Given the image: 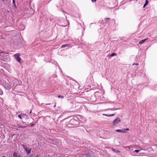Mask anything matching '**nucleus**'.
Wrapping results in <instances>:
<instances>
[{
  "mask_svg": "<svg viewBox=\"0 0 157 157\" xmlns=\"http://www.w3.org/2000/svg\"><path fill=\"white\" fill-rule=\"evenodd\" d=\"M3 86L7 90L10 89L11 87V85L8 83H4Z\"/></svg>",
  "mask_w": 157,
  "mask_h": 157,
  "instance_id": "f257e3e1",
  "label": "nucleus"
},
{
  "mask_svg": "<svg viewBox=\"0 0 157 157\" xmlns=\"http://www.w3.org/2000/svg\"><path fill=\"white\" fill-rule=\"evenodd\" d=\"M18 117L21 119H22L23 118H25L26 117V119H28L27 118V116L25 113H21L20 114L18 115Z\"/></svg>",
  "mask_w": 157,
  "mask_h": 157,
  "instance_id": "f03ea898",
  "label": "nucleus"
},
{
  "mask_svg": "<svg viewBox=\"0 0 157 157\" xmlns=\"http://www.w3.org/2000/svg\"><path fill=\"white\" fill-rule=\"evenodd\" d=\"M121 122V120L119 118H116L113 121V125H115Z\"/></svg>",
  "mask_w": 157,
  "mask_h": 157,
  "instance_id": "7ed1b4c3",
  "label": "nucleus"
},
{
  "mask_svg": "<svg viewBox=\"0 0 157 157\" xmlns=\"http://www.w3.org/2000/svg\"><path fill=\"white\" fill-rule=\"evenodd\" d=\"M91 151L90 150H85L83 152V154L84 155H86L87 157H88L90 153V152Z\"/></svg>",
  "mask_w": 157,
  "mask_h": 157,
  "instance_id": "20e7f679",
  "label": "nucleus"
},
{
  "mask_svg": "<svg viewBox=\"0 0 157 157\" xmlns=\"http://www.w3.org/2000/svg\"><path fill=\"white\" fill-rule=\"evenodd\" d=\"M24 149L25 150L27 154L29 155L31 153L32 149L30 148L28 150V148L27 147H24Z\"/></svg>",
  "mask_w": 157,
  "mask_h": 157,
  "instance_id": "39448f33",
  "label": "nucleus"
},
{
  "mask_svg": "<svg viewBox=\"0 0 157 157\" xmlns=\"http://www.w3.org/2000/svg\"><path fill=\"white\" fill-rule=\"evenodd\" d=\"M90 152V153L88 157H96L95 155L93 152L91 151Z\"/></svg>",
  "mask_w": 157,
  "mask_h": 157,
  "instance_id": "423d86ee",
  "label": "nucleus"
},
{
  "mask_svg": "<svg viewBox=\"0 0 157 157\" xmlns=\"http://www.w3.org/2000/svg\"><path fill=\"white\" fill-rule=\"evenodd\" d=\"M147 40H148V38H146L145 39L142 40L140 41L139 42V44H142L143 43H144Z\"/></svg>",
  "mask_w": 157,
  "mask_h": 157,
  "instance_id": "0eeeda50",
  "label": "nucleus"
},
{
  "mask_svg": "<svg viewBox=\"0 0 157 157\" xmlns=\"http://www.w3.org/2000/svg\"><path fill=\"white\" fill-rule=\"evenodd\" d=\"M116 131L118 132H125L126 131H124V130H123V129H117L116 130Z\"/></svg>",
  "mask_w": 157,
  "mask_h": 157,
  "instance_id": "6e6552de",
  "label": "nucleus"
},
{
  "mask_svg": "<svg viewBox=\"0 0 157 157\" xmlns=\"http://www.w3.org/2000/svg\"><path fill=\"white\" fill-rule=\"evenodd\" d=\"M70 45V44H65L61 46V48H64L66 47H69Z\"/></svg>",
  "mask_w": 157,
  "mask_h": 157,
  "instance_id": "1a4fd4ad",
  "label": "nucleus"
},
{
  "mask_svg": "<svg viewBox=\"0 0 157 157\" xmlns=\"http://www.w3.org/2000/svg\"><path fill=\"white\" fill-rule=\"evenodd\" d=\"M20 56V54L19 53H17L15 54L14 55V57L16 59L18 57H19V56Z\"/></svg>",
  "mask_w": 157,
  "mask_h": 157,
  "instance_id": "9d476101",
  "label": "nucleus"
},
{
  "mask_svg": "<svg viewBox=\"0 0 157 157\" xmlns=\"http://www.w3.org/2000/svg\"><path fill=\"white\" fill-rule=\"evenodd\" d=\"M148 0H146L145 2L144 5V6H143L144 8L147 5V4L148 3Z\"/></svg>",
  "mask_w": 157,
  "mask_h": 157,
  "instance_id": "9b49d317",
  "label": "nucleus"
},
{
  "mask_svg": "<svg viewBox=\"0 0 157 157\" xmlns=\"http://www.w3.org/2000/svg\"><path fill=\"white\" fill-rule=\"evenodd\" d=\"M117 56V53H113L111 54L109 56L110 57H113V56Z\"/></svg>",
  "mask_w": 157,
  "mask_h": 157,
  "instance_id": "f8f14e48",
  "label": "nucleus"
},
{
  "mask_svg": "<svg viewBox=\"0 0 157 157\" xmlns=\"http://www.w3.org/2000/svg\"><path fill=\"white\" fill-rule=\"evenodd\" d=\"M21 60V59L20 57H18L16 59V60L20 63H21V62H20Z\"/></svg>",
  "mask_w": 157,
  "mask_h": 157,
  "instance_id": "ddd939ff",
  "label": "nucleus"
},
{
  "mask_svg": "<svg viewBox=\"0 0 157 157\" xmlns=\"http://www.w3.org/2000/svg\"><path fill=\"white\" fill-rule=\"evenodd\" d=\"M14 157H17L18 155V153L17 152H14L13 154Z\"/></svg>",
  "mask_w": 157,
  "mask_h": 157,
  "instance_id": "4468645a",
  "label": "nucleus"
},
{
  "mask_svg": "<svg viewBox=\"0 0 157 157\" xmlns=\"http://www.w3.org/2000/svg\"><path fill=\"white\" fill-rule=\"evenodd\" d=\"M112 150L113 151H115L116 153H119L120 152V151L119 150H117L115 149H114L113 148L112 149Z\"/></svg>",
  "mask_w": 157,
  "mask_h": 157,
  "instance_id": "2eb2a0df",
  "label": "nucleus"
},
{
  "mask_svg": "<svg viewBox=\"0 0 157 157\" xmlns=\"http://www.w3.org/2000/svg\"><path fill=\"white\" fill-rule=\"evenodd\" d=\"M17 127L18 128H24L26 127V126H22L20 125L19 124H18L17 125Z\"/></svg>",
  "mask_w": 157,
  "mask_h": 157,
  "instance_id": "dca6fc26",
  "label": "nucleus"
},
{
  "mask_svg": "<svg viewBox=\"0 0 157 157\" xmlns=\"http://www.w3.org/2000/svg\"><path fill=\"white\" fill-rule=\"evenodd\" d=\"M58 97L59 98H64V96L62 95H59L58 96Z\"/></svg>",
  "mask_w": 157,
  "mask_h": 157,
  "instance_id": "f3484780",
  "label": "nucleus"
},
{
  "mask_svg": "<svg viewBox=\"0 0 157 157\" xmlns=\"http://www.w3.org/2000/svg\"><path fill=\"white\" fill-rule=\"evenodd\" d=\"M3 94V91L2 90H1V89H0V95H2Z\"/></svg>",
  "mask_w": 157,
  "mask_h": 157,
  "instance_id": "a211bd4d",
  "label": "nucleus"
},
{
  "mask_svg": "<svg viewBox=\"0 0 157 157\" xmlns=\"http://www.w3.org/2000/svg\"><path fill=\"white\" fill-rule=\"evenodd\" d=\"M140 151V150H135L134 152L136 153H138Z\"/></svg>",
  "mask_w": 157,
  "mask_h": 157,
  "instance_id": "6ab92c4d",
  "label": "nucleus"
},
{
  "mask_svg": "<svg viewBox=\"0 0 157 157\" xmlns=\"http://www.w3.org/2000/svg\"><path fill=\"white\" fill-rule=\"evenodd\" d=\"M105 19L106 20V22H107V21L109 20L110 19V18L108 17V18H105Z\"/></svg>",
  "mask_w": 157,
  "mask_h": 157,
  "instance_id": "aec40b11",
  "label": "nucleus"
},
{
  "mask_svg": "<svg viewBox=\"0 0 157 157\" xmlns=\"http://www.w3.org/2000/svg\"><path fill=\"white\" fill-rule=\"evenodd\" d=\"M13 5H14V6L15 7V8H17V6H16V5L15 4V1H14V2H13Z\"/></svg>",
  "mask_w": 157,
  "mask_h": 157,
  "instance_id": "412c9836",
  "label": "nucleus"
},
{
  "mask_svg": "<svg viewBox=\"0 0 157 157\" xmlns=\"http://www.w3.org/2000/svg\"><path fill=\"white\" fill-rule=\"evenodd\" d=\"M103 115L107 117H110V115H107V114H103Z\"/></svg>",
  "mask_w": 157,
  "mask_h": 157,
  "instance_id": "4be33fe9",
  "label": "nucleus"
},
{
  "mask_svg": "<svg viewBox=\"0 0 157 157\" xmlns=\"http://www.w3.org/2000/svg\"><path fill=\"white\" fill-rule=\"evenodd\" d=\"M14 81L15 82H17L18 81L17 79H15V78H14Z\"/></svg>",
  "mask_w": 157,
  "mask_h": 157,
  "instance_id": "5701e85b",
  "label": "nucleus"
},
{
  "mask_svg": "<svg viewBox=\"0 0 157 157\" xmlns=\"http://www.w3.org/2000/svg\"><path fill=\"white\" fill-rule=\"evenodd\" d=\"M123 130H124V131H128L129 130V129L128 128H126L125 129H123Z\"/></svg>",
  "mask_w": 157,
  "mask_h": 157,
  "instance_id": "b1692460",
  "label": "nucleus"
},
{
  "mask_svg": "<svg viewBox=\"0 0 157 157\" xmlns=\"http://www.w3.org/2000/svg\"><path fill=\"white\" fill-rule=\"evenodd\" d=\"M30 126L31 127H33L34 125V124H30Z\"/></svg>",
  "mask_w": 157,
  "mask_h": 157,
  "instance_id": "393cba45",
  "label": "nucleus"
},
{
  "mask_svg": "<svg viewBox=\"0 0 157 157\" xmlns=\"http://www.w3.org/2000/svg\"><path fill=\"white\" fill-rule=\"evenodd\" d=\"M114 115H115V114H113L111 115H110V117H111V116H114Z\"/></svg>",
  "mask_w": 157,
  "mask_h": 157,
  "instance_id": "a878e982",
  "label": "nucleus"
},
{
  "mask_svg": "<svg viewBox=\"0 0 157 157\" xmlns=\"http://www.w3.org/2000/svg\"><path fill=\"white\" fill-rule=\"evenodd\" d=\"M91 0L92 2H96V0Z\"/></svg>",
  "mask_w": 157,
  "mask_h": 157,
  "instance_id": "bb28decb",
  "label": "nucleus"
},
{
  "mask_svg": "<svg viewBox=\"0 0 157 157\" xmlns=\"http://www.w3.org/2000/svg\"><path fill=\"white\" fill-rule=\"evenodd\" d=\"M126 148H128V149H130V147H129V146H127V147H126Z\"/></svg>",
  "mask_w": 157,
  "mask_h": 157,
  "instance_id": "cd10ccee",
  "label": "nucleus"
},
{
  "mask_svg": "<svg viewBox=\"0 0 157 157\" xmlns=\"http://www.w3.org/2000/svg\"><path fill=\"white\" fill-rule=\"evenodd\" d=\"M33 156V155L32 154H31V155H29V156H30V157H32Z\"/></svg>",
  "mask_w": 157,
  "mask_h": 157,
  "instance_id": "c85d7f7f",
  "label": "nucleus"
},
{
  "mask_svg": "<svg viewBox=\"0 0 157 157\" xmlns=\"http://www.w3.org/2000/svg\"><path fill=\"white\" fill-rule=\"evenodd\" d=\"M17 157H21L20 155H18Z\"/></svg>",
  "mask_w": 157,
  "mask_h": 157,
  "instance_id": "c756f323",
  "label": "nucleus"
},
{
  "mask_svg": "<svg viewBox=\"0 0 157 157\" xmlns=\"http://www.w3.org/2000/svg\"><path fill=\"white\" fill-rule=\"evenodd\" d=\"M32 113V110H30V112H29V114H30V113Z\"/></svg>",
  "mask_w": 157,
  "mask_h": 157,
  "instance_id": "7c9ffc66",
  "label": "nucleus"
},
{
  "mask_svg": "<svg viewBox=\"0 0 157 157\" xmlns=\"http://www.w3.org/2000/svg\"><path fill=\"white\" fill-rule=\"evenodd\" d=\"M3 52H2L0 50V53H3Z\"/></svg>",
  "mask_w": 157,
  "mask_h": 157,
  "instance_id": "2f4dec72",
  "label": "nucleus"
},
{
  "mask_svg": "<svg viewBox=\"0 0 157 157\" xmlns=\"http://www.w3.org/2000/svg\"><path fill=\"white\" fill-rule=\"evenodd\" d=\"M23 147H24H24H25V146L24 145H23Z\"/></svg>",
  "mask_w": 157,
  "mask_h": 157,
  "instance_id": "473e14b6",
  "label": "nucleus"
},
{
  "mask_svg": "<svg viewBox=\"0 0 157 157\" xmlns=\"http://www.w3.org/2000/svg\"><path fill=\"white\" fill-rule=\"evenodd\" d=\"M135 65H138V63H135Z\"/></svg>",
  "mask_w": 157,
  "mask_h": 157,
  "instance_id": "72a5a7b5",
  "label": "nucleus"
},
{
  "mask_svg": "<svg viewBox=\"0 0 157 157\" xmlns=\"http://www.w3.org/2000/svg\"><path fill=\"white\" fill-rule=\"evenodd\" d=\"M13 0V2H14V1H15V0Z\"/></svg>",
  "mask_w": 157,
  "mask_h": 157,
  "instance_id": "f704fd0d",
  "label": "nucleus"
},
{
  "mask_svg": "<svg viewBox=\"0 0 157 157\" xmlns=\"http://www.w3.org/2000/svg\"><path fill=\"white\" fill-rule=\"evenodd\" d=\"M134 64H135V63H133V64H132V65H134Z\"/></svg>",
  "mask_w": 157,
  "mask_h": 157,
  "instance_id": "c9c22d12",
  "label": "nucleus"
},
{
  "mask_svg": "<svg viewBox=\"0 0 157 157\" xmlns=\"http://www.w3.org/2000/svg\"><path fill=\"white\" fill-rule=\"evenodd\" d=\"M22 122L23 124H24V123H25V122H23V121H22Z\"/></svg>",
  "mask_w": 157,
  "mask_h": 157,
  "instance_id": "e433bc0d",
  "label": "nucleus"
},
{
  "mask_svg": "<svg viewBox=\"0 0 157 157\" xmlns=\"http://www.w3.org/2000/svg\"><path fill=\"white\" fill-rule=\"evenodd\" d=\"M13 86H14V85H15V84H13Z\"/></svg>",
  "mask_w": 157,
  "mask_h": 157,
  "instance_id": "4c0bfd02",
  "label": "nucleus"
}]
</instances>
